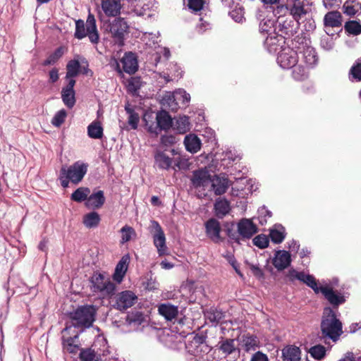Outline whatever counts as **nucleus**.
<instances>
[{
    "label": "nucleus",
    "instance_id": "f257e3e1",
    "mask_svg": "<svg viewBox=\"0 0 361 361\" xmlns=\"http://www.w3.org/2000/svg\"><path fill=\"white\" fill-rule=\"evenodd\" d=\"M321 338L337 341L343 332L342 322L331 307H325L320 324Z\"/></svg>",
    "mask_w": 361,
    "mask_h": 361
},
{
    "label": "nucleus",
    "instance_id": "f03ea898",
    "mask_svg": "<svg viewBox=\"0 0 361 361\" xmlns=\"http://www.w3.org/2000/svg\"><path fill=\"white\" fill-rule=\"evenodd\" d=\"M97 310L93 305H82L71 312L69 318L71 324L68 326L80 328L82 331L90 328L95 320Z\"/></svg>",
    "mask_w": 361,
    "mask_h": 361
},
{
    "label": "nucleus",
    "instance_id": "7ed1b4c3",
    "mask_svg": "<svg viewBox=\"0 0 361 361\" xmlns=\"http://www.w3.org/2000/svg\"><path fill=\"white\" fill-rule=\"evenodd\" d=\"M74 37L76 39H82L88 37L90 42L93 44H97L99 42V34L96 25L94 16L89 13L86 24L84 20L79 19L75 21V31Z\"/></svg>",
    "mask_w": 361,
    "mask_h": 361
},
{
    "label": "nucleus",
    "instance_id": "20e7f679",
    "mask_svg": "<svg viewBox=\"0 0 361 361\" xmlns=\"http://www.w3.org/2000/svg\"><path fill=\"white\" fill-rule=\"evenodd\" d=\"M100 28L104 33L110 34L116 43L123 45L124 36L128 30V25L123 18H118L112 21L105 20Z\"/></svg>",
    "mask_w": 361,
    "mask_h": 361
},
{
    "label": "nucleus",
    "instance_id": "39448f33",
    "mask_svg": "<svg viewBox=\"0 0 361 361\" xmlns=\"http://www.w3.org/2000/svg\"><path fill=\"white\" fill-rule=\"evenodd\" d=\"M91 289L94 293H99L103 296H111L114 294L115 284L101 273H94L91 278Z\"/></svg>",
    "mask_w": 361,
    "mask_h": 361
},
{
    "label": "nucleus",
    "instance_id": "423d86ee",
    "mask_svg": "<svg viewBox=\"0 0 361 361\" xmlns=\"http://www.w3.org/2000/svg\"><path fill=\"white\" fill-rule=\"evenodd\" d=\"M171 155L173 157L171 158L167 155L165 151L157 150L154 154L155 164L159 169L169 170L174 164L175 166L180 169L183 168V161L180 155L176 152L175 149L170 150Z\"/></svg>",
    "mask_w": 361,
    "mask_h": 361
},
{
    "label": "nucleus",
    "instance_id": "0eeeda50",
    "mask_svg": "<svg viewBox=\"0 0 361 361\" xmlns=\"http://www.w3.org/2000/svg\"><path fill=\"white\" fill-rule=\"evenodd\" d=\"M300 23L291 18L279 17L276 21L274 32L284 39L290 38L298 32Z\"/></svg>",
    "mask_w": 361,
    "mask_h": 361
},
{
    "label": "nucleus",
    "instance_id": "6e6552de",
    "mask_svg": "<svg viewBox=\"0 0 361 361\" xmlns=\"http://www.w3.org/2000/svg\"><path fill=\"white\" fill-rule=\"evenodd\" d=\"M71 326L66 324V327L61 331V345L64 352L75 355L80 350V343L79 341V334L71 336H69Z\"/></svg>",
    "mask_w": 361,
    "mask_h": 361
},
{
    "label": "nucleus",
    "instance_id": "1a4fd4ad",
    "mask_svg": "<svg viewBox=\"0 0 361 361\" xmlns=\"http://www.w3.org/2000/svg\"><path fill=\"white\" fill-rule=\"evenodd\" d=\"M87 169L88 164L81 161H75L68 167L63 166L61 168L71 179V182L75 185L82 181L87 172Z\"/></svg>",
    "mask_w": 361,
    "mask_h": 361
},
{
    "label": "nucleus",
    "instance_id": "9d476101",
    "mask_svg": "<svg viewBox=\"0 0 361 361\" xmlns=\"http://www.w3.org/2000/svg\"><path fill=\"white\" fill-rule=\"evenodd\" d=\"M137 300V295L130 290H124L116 294L113 298L112 307L123 312L133 306Z\"/></svg>",
    "mask_w": 361,
    "mask_h": 361
},
{
    "label": "nucleus",
    "instance_id": "9b49d317",
    "mask_svg": "<svg viewBox=\"0 0 361 361\" xmlns=\"http://www.w3.org/2000/svg\"><path fill=\"white\" fill-rule=\"evenodd\" d=\"M298 61L297 51L290 47L283 48L279 53L277 62L283 68H291Z\"/></svg>",
    "mask_w": 361,
    "mask_h": 361
},
{
    "label": "nucleus",
    "instance_id": "f8f14e48",
    "mask_svg": "<svg viewBox=\"0 0 361 361\" xmlns=\"http://www.w3.org/2000/svg\"><path fill=\"white\" fill-rule=\"evenodd\" d=\"M152 227L154 230L153 233V242L157 249L159 255L163 256L166 255L168 248L166 245V237L162 228L156 221H152Z\"/></svg>",
    "mask_w": 361,
    "mask_h": 361
},
{
    "label": "nucleus",
    "instance_id": "ddd939ff",
    "mask_svg": "<svg viewBox=\"0 0 361 361\" xmlns=\"http://www.w3.org/2000/svg\"><path fill=\"white\" fill-rule=\"evenodd\" d=\"M238 229L240 242L250 239L255 234L258 232V228L252 221L250 219H242L237 224Z\"/></svg>",
    "mask_w": 361,
    "mask_h": 361
},
{
    "label": "nucleus",
    "instance_id": "4468645a",
    "mask_svg": "<svg viewBox=\"0 0 361 361\" xmlns=\"http://www.w3.org/2000/svg\"><path fill=\"white\" fill-rule=\"evenodd\" d=\"M204 226L207 236L214 243H219L224 241V238L220 235L221 231V225L217 219L214 218L208 219L205 222Z\"/></svg>",
    "mask_w": 361,
    "mask_h": 361
},
{
    "label": "nucleus",
    "instance_id": "2eb2a0df",
    "mask_svg": "<svg viewBox=\"0 0 361 361\" xmlns=\"http://www.w3.org/2000/svg\"><path fill=\"white\" fill-rule=\"evenodd\" d=\"M75 83V80H70L68 84L63 87L61 90L62 101L69 109H72L76 102L75 92L74 90Z\"/></svg>",
    "mask_w": 361,
    "mask_h": 361
},
{
    "label": "nucleus",
    "instance_id": "dca6fc26",
    "mask_svg": "<svg viewBox=\"0 0 361 361\" xmlns=\"http://www.w3.org/2000/svg\"><path fill=\"white\" fill-rule=\"evenodd\" d=\"M319 292L322 293L328 302L334 307H337L345 301L343 295L337 294L333 288L329 286H320Z\"/></svg>",
    "mask_w": 361,
    "mask_h": 361
},
{
    "label": "nucleus",
    "instance_id": "f3484780",
    "mask_svg": "<svg viewBox=\"0 0 361 361\" xmlns=\"http://www.w3.org/2000/svg\"><path fill=\"white\" fill-rule=\"evenodd\" d=\"M291 262L290 255L286 250H277L272 259V264L279 271H282L290 266Z\"/></svg>",
    "mask_w": 361,
    "mask_h": 361
},
{
    "label": "nucleus",
    "instance_id": "a211bd4d",
    "mask_svg": "<svg viewBox=\"0 0 361 361\" xmlns=\"http://www.w3.org/2000/svg\"><path fill=\"white\" fill-rule=\"evenodd\" d=\"M121 62L123 71L128 74H133L138 69L137 58L136 54L133 52L126 53Z\"/></svg>",
    "mask_w": 361,
    "mask_h": 361
},
{
    "label": "nucleus",
    "instance_id": "6ab92c4d",
    "mask_svg": "<svg viewBox=\"0 0 361 361\" xmlns=\"http://www.w3.org/2000/svg\"><path fill=\"white\" fill-rule=\"evenodd\" d=\"M203 313L205 319L211 323L212 326H215L222 323L226 317L225 312L214 307L206 309L204 310Z\"/></svg>",
    "mask_w": 361,
    "mask_h": 361
},
{
    "label": "nucleus",
    "instance_id": "aec40b11",
    "mask_svg": "<svg viewBox=\"0 0 361 361\" xmlns=\"http://www.w3.org/2000/svg\"><path fill=\"white\" fill-rule=\"evenodd\" d=\"M289 10L292 18L297 22L308 13L305 0H292Z\"/></svg>",
    "mask_w": 361,
    "mask_h": 361
},
{
    "label": "nucleus",
    "instance_id": "412c9836",
    "mask_svg": "<svg viewBox=\"0 0 361 361\" xmlns=\"http://www.w3.org/2000/svg\"><path fill=\"white\" fill-rule=\"evenodd\" d=\"M212 177L206 169H200L193 172L191 178L192 183L195 188L204 187L211 182Z\"/></svg>",
    "mask_w": 361,
    "mask_h": 361
},
{
    "label": "nucleus",
    "instance_id": "4be33fe9",
    "mask_svg": "<svg viewBox=\"0 0 361 361\" xmlns=\"http://www.w3.org/2000/svg\"><path fill=\"white\" fill-rule=\"evenodd\" d=\"M285 42V39L280 35H269L264 41V47L269 53H275L279 48L282 47V44Z\"/></svg>",
    "mask_w": 361,
    "mask_h": 361
},
{
    "label": "nucleus",
    "instance_id": "5701e85b",
    "mask_svg": "<svg viewBox=\"0 0 361 361\" xmlns=\"http://www.w3.org/2000/svg\"><path fill=\"white\" fill-rule=\"evenodd\" d=\"M129 262L130 257L128 255L122 257L115 268V271L113 275V279L114 281L118 283L121 282L127 271Z\"/></svg>",
    "mask_w": 361,
    "mask_h": 361
},
{
    "label": "nucleus",
    "instance_id": "b1692460",
    "mask_svg": "<svg viewBox=\"0 0 361 361\" xmlns=\"http://www.w3.org/2000/svg\"><path fill=\"white\" fill-rule=\"evenodd\" d=\"M212 188L216 195L224 194L229 187L228 179L225 177L215 176L211 180Z\"/></svg>",
    "mask_w": 361,
    "mask_h": 361
},
{
    "label": "nucleus",
    "instance_id": "393cba45",
    "mask_svg": "<svg viewBox=\"0 0 361 361\" xmlns=\"http://www.w3.org/2000/svg\"><path fill=\"white\" fill-rule=\"evenodd\" d=\"M105 202V197L102 190H98L88 195L85 205L90 209H99Z\"/></svg>",
    "mask_w": 361,
    "mask_h": 361
},
{
    "label": "nucleus",
    "instance_id": "a878e982",
    "mask_svg": "<svg viewBox=\"0 0 361 361\" xmlns=\"http://www.w3.org/2000/svg\"><path fill=\"white\" fill-rule=\"evenodd\" d=\"M325 27H338L342 25V15L338 11L328 12L324 18Z\"/></svg>",
    "mask_w": 361,
    "mask_h": 361
},
{
    "label": "nucleus",
    "instance_id": "bb28decb",
    "mask_svg": "<svg viewBox=\"0 0 361 361\" xmlns=\"http://www.w3.org/2000/svg\"><path fill=\"white\" fill-rule=\"evenodd\" d=\"M102 8L108 16H116L120 13V3L118 0H102Z\"/></svg>",
    "mask_w": 361,
    "mask_h": 361
},
{
    "label": "nucleus",
    "instance_id": "cd10ccee",
    "mask_svg": "<svg viewBox=\"0 0 361 361\" xmlns=\"http://www.w3.org/2000/svg\"><path fill=\"white\" fill-rule=\"evenodd\" d=\"M184 145L187 151L196 153L200 149L202 143L196 135L189 134L185 137Z\"/></svg>",
    "mask_w": 361,
    "mask_h": 361
},
{
    "label": "nucleus",
    "instance_id": "c85d7f7f",
    "mask_svg": "<svg viewBox=\"0 0 361 361\" xmlns=\"http://www.w3.org/2000/svg\"><path fill=\"white\" fill-rule=\"evenodd\" d=\"M159 313L166 320L171 321L178 315V307L170 303L161 304L158 307Z\"/></svg>",
    "mask_w": 361,
    "mask_h": 361
},
{
    "label": "nucleus",
    "instance_id": "c756f323",
    "mask_svg": "<svg viewBox=\"0 0 361 361\" xmlns=\"http://www.w3.org/2000/svg\"><path fill=\"white\" fill-rule=\"evenodd\" d=\"M300 54H302V60L307 66L312 67L317 63L318 56L312 45L302 50Z\"/></svg>",
    "mask_w": 361,
    "mask_h": 361
},
{
    "label": "nucleus",
    "instance_id": "7c9ffc66",
    "mask_svg": "<svg viewBox=\"0 0 361 361\" xmlns=\"http://www.w3.org/2000/svg\"><path fill=\"white\" fill-rule=\"evenodd\" d=\"M311 45V41L307 38L304 33H301L295 37L292 40L290 49L297 51V54L300 52L302 50L305 49Z\"/></svg>",
    "mask_w": 361,
    "mask_h": 361
},
{
    "label": "nucleus",
    "instance_id": "2f4dec72",
    "mask_svg": "<svg viewBox=\"0 0 361 361\" xmlns=\"http://www.w3.org/2000/svg\"><path fill=\"white\" fill-rule=\"evenodd\" d=\"M158 127L161 130H169L173 125V120L169 114L166 111H161L156 116Z\"/></svg>",
    "mask_w": 361,
    "mask_h": 361
},
{
    "label": "nucleus",
    "instance_id": "473e14b6",
    "mask_svg": "<svg viewBox=\"0 0 361 361\" xmlns=\"http://www.w3.org/2000/svg\"><path fill=\"white\" fill-rule=\"evenodd\" d=\"M214 211L215 215L219 219H223L231 211L230 202L226 199L216 200L214 204Z\"/></svg>",
    "mask_w": 361,
    "mask_h": 361
},
{
    "label": "nucleus",
    "instance_id": "72a5a7b5",
    "mask_svg": "<svg viewBox=\"0 0 361 361\" xmlns=\"http://www.w3.org/2000/svg\"><path fill=\"white\" fill-rule=\"evenodd\" d=\"M101 221L100 215L97 212H91L82 217V224L87 228H96Z\"/></svg>",
    "mask_w": 361,
    "mask_h": 361
},
{
    "label": "nucleus",
    "instance_id": "f704fd0d",
    "mask_svg": "<svg viewBox=\"0 0 361 361\" xmlns=\"http://www.w3.org/2000/svg\"><path fill=\"white\" fill-rule=\"evenodd\" d=\"M269 237L274 243H282L286 238L285 228L281 225H275L269 229Z\"/></svg>",
    "mask_w": 361,
    "mask_h": 361
},
{
    "label": "nucleus",
    "instance_id": "c9c22d12",
    "mask_svg": "<svg viewBox=\"0 0 361 361\" xmlns=\"http://www.w3.org/2000/svg\"><path fill=\"white\" fill-rule=\"evenodd\" d=\"M80 63L78 60L73 59L68 62L66 65V79L68 82L70 80H75L74 78L80 73Z\"/></svg>",
    "mask_w": 361,
    "mask_h": 361
},
{
    "label": "nucleus",
    "instance_id": "e433bc0d",
    "mask_svg": "<svg viewBox=\"0 0 361 361\" xmlns=\"http://www.w3.org/2000/svg\"><path fill=\"white\" fill-rule=\"evenodd\" d=\"M282 357L283 361H299L300 359V348L296 346L285 348L282 350Z\"/></svg>",
    "mask_w": 361,
    "mask_h": 361
},
{
    "label": "nucleus",
    "instance_id": "4c0bfd02",
    "mask_svg": "<svg viewBox=\"0 0 361 361\" xmlns=\"http://www.w3.org/2000/svg\"><path fill=\"white\" fill-rule=\"evenodd\" d=\"M87 135L92 139H101L103 137V128L99 121H93L87 126Z\"/></svg>",
    "mask_w": 361,
    "mask_h": 361
},
{
    "label": "nucleus",
    "instance_id": "58836bf2",
    "mask_svg": "<svg viewBox=\"0 0 361 361\" xmlns=\"http://www.w3.org/2000/svg\"><path fill=\"white\" fill-rule=\"evenodd\" d=\"M258 339L256 336L249 334L243 335L242 339V345L247 352L255 350L258 345Z\"/></svg>",
    "mask_w": 361,
    "mask_h": 361
},
{
    "label": "nucleus",
    "instance_id": "ea45409f",
    "mask_svg": "<svg viewBox=\"0 0 361 361\" xmlns=\"http://www.w3.org/2000/svg\"><path fill=\"white\" fill-rule=\"evenodd\" d=\"M65 48L63 47H59L51 53L46 60L42 63V66H48L56 63L64 54Z\"/></svg>",
    "mask_w": 361,
    "mask_h": 361
},
{
    "label": "nucleus",
    "instance_id": "a19ab883",
    "mask_svg": "<svg viewBox=\"0 0 361 361\" xmlns=\"http://www.w3.org/2000/svg\"><path fill=\"white\" fill-rule=\"evenodd\" d=\"M292 77L297 81H303L308 78V72L307 69L302 65L295 64L292 67Z\"/></svg>",
    "mask_w": 361,
    "mask_h": 361
},
{
    "label": "nucleus",
    "instance_id": "79ce46f5",
    "mask_svg": "<svg viewBox=\"0 0 361 361\" xmlns=\"http://www.w3.org/2000/svg\"><path fill=\"white\" fill-rule=\"evenodd\" d=\"M90 193V190L88 188L80 187L72 193L71 198L75 202H82L85 200H87Z\"/></svg>",
    "mask_w": 361,
    "mask_h": 361
},
{
    "label": "nucleus",
    "instance_id": "37998d69",
    "mask_svg": "<svg viewBox=\"0 0 361 361\" xmlns=\"http://www.w3.org/2000/svg\"><path fill=\"white\" fill-rule=\"evenodd\" d=\"M219 349L225 355H230L235 350L234 339L226 338L219 342Z\"/></svg>",
    "mask_w": 361,
    "mask_h": 361
},
{
    "label": "nucleus",
    "instance_id": "c03bdc74",
    "mask_svg": "<svg viewBox=\"0 0 361 361\" xmlns=\"http://www.w3.org/2000/svg\"><path fill=\"white\" fill-rule=\"evenodd\" d=\"M345 32L354 36L361 34V24L356 20H348L344 25Z\"/></svg>",
    "mask_w": 361,
    "mask_h": 361
},
{
    "label": "nucleus",
    "instance_id": "a18cd8bd",
    "mask_svg": "<svg viewBox=\"0 0 361 361\" xmlns=\"http://www.w3.org/2000/svg\"><path fill=\"white\" fill-rule=\"evenodd\" d=\"M120 231L121 233V243L122 244L130 241L133 238L136 236V232L135 229L128 225L124 226Z\"/></svg>",
    "mask_w": 361,
    "mask_h": 361
},
{
    "label": "nucleus",
    "instance_id": "49530a36",
    "mask_svg": "<svg viewBox=\"0 0 361 361\" xmlns=\"http://www.w3.org/2000/svg\"><path fill=\"white\" fill-rule=\"evenodd\" d=\"M226 233L228 237L238 244H240L238 229H235L234 223H226L225 224Z\"/></svg>",
    "mask_w": 361,
    "mask_h": 361
},
{
    "label": "nucleus",
    "instance_id": "de8ad7c7",
    "mask_svg": "<svg viewBox=\"0 0 361 361\" xmlns=\"http://www.w3.org/2000/svg\"><path fill=\"white\" fill-rule=\"evenodd\" d=\"M176 128L180 133H185L190 129L189 117L187 116L178 117L176 121Z\"/></svg>",
    "mask_w": 361,
    "mask_h": 361
},
{
    "label": "nucleus",
    "instance_id": "09e8293b",
    "mask_svg": "<svg viewBox=\"0 0 361 361\" xmlns=\"http://www.w3.org/2000/svg\"><path fill=\"white\" fill-rule=\"evenodd\" d=\"M144 315L140 311H133L129 312L126 317V322L131 324H141L144 321Z\"/></svg>",
    "mask_w": 361,
    "mask_h": 361
},
{
    "label": "nucleus",
    "instance_id": "8fccbe9b",
    "mask_svg": "<svg viewBox=\"0 0 361 361\" xmlns=\"http://www.w3.org/2000/svg\"><path fill=\"white\" fill-rule=\"evenodd\" d=\"M352 4L349 5L347 1L343 7L345 8V13L350 16H355L356 13L361 11V4L356 1H352Z\"/></svg>",
    "mask_w": 361,
    "mask_h": 361
},
{
    "label": "nucleus",
    "instance_id": "3c124183",
    "mask_svg": "<svg viewBox=\"0 0 361 361\" xmlns=\"http://www.w3.org/2000/svg\"><path fill=\"white\" fill-rule=\"evenodd\" d=\"M276 22L271 18H263L259 23V31L261 32L269 33L272 28H275Z\"/></svg>",
    "mask_w": 361,
    "mask_h": 361
},
{
    "label": "nucleus",
    "instance_id": "603ef678",
    "mask_svg": "<svg viewBox=\"0 0 361 361\" xmlns=\"http://www.w3.org/2000/svg\"><path fill=\"white\" fill-rule=\"evenodd\" d=\"M253 244L260 249L266 248L269 246V239L264 234H259L252 239Z\"/></svg>",
    "mask_w": 361,
    "mask_h": 361
},
{
    "label": "nucleus",
    "instance_id": "864d4df0",
    "mask_svg": "<svg viewBox=\"0 0 361 361\" xmlns=\"http://www.w3.org/2000/svg\"><path fill=\"white\" fill-rule=\"evenodd\" d=\"M309 353L314 359L321 360L325 356L326 349L325 347L322 345H317L312 347Z\"/></svg>",
    "mask_w": 361,
    "mask_h": 361
},
{
    "label": "nucleus",
    "instance_id": "5fc2aeb1",
    "mask_svg": "<svg viewBox=\"0 0 361 361\" xmlns=\"http://www.w3.org/2000/svg\"><path fill=\"white\" fill-rule=\"evenodd\" d=\"M66 116L67 112L65 109L57 111L51 120V124L56 127H60L64 123Z\"/></svg>",
    "mask_w": 361,
    "mask_h": 361
},
{
    "label": "nucleus",
    "instance_id": "6e6d98bb",
    "mask_svg": "<svg viewBox=\"0 0 361 361\" xmlns=\"http://www.w3.org/2000/svg\"><path fill=\"white\" fill-rule=\"evenodd\" d=\"M95 353L90 348L80 349L79 357L82 361H97L95 360Z\"/></svg>",
    "mask_w": 361,
    "mask_h": 361
},
{
    "label": "nucleus",
    "instance_id": "4d7b16f0",
    "mask_svg": "<svg viewBox=\"0 0 361 361\" xmlns=\"http://www.w3.org/2000/svg\"><path fill=\"white\" fill-rule=\"evenodd\" d=\"M350 75L352 77L358 80H361V60L358 59L356 63L351 67L350 70Z\"/></svg>",
    "mask_w": 361,
    "mask_h": 361
},
{
    "label": "nucleus",
    "instance_id": "13d9d810",
    "mask_svg": "<svg viewBox=\"0 0 361 361\" xmlns=\"http://www.w3.org/2000/svg\"><path fill=\"white\" fill-rule=\"evenodd\" d=\"M304 283L310 287L316 293H319L320 286H318L317 281L312 275L307 274Z\"/></svg>",
    "mask_w": 361,
    "mask_h": 361
},
{
    "label": "nucleus",
    "instance_id": "bf43d9fd",
    "mask_svg": "<svg viewBox=\"0 0 361 361\" xmlns=\"http://www.w3.org/2000/svg\"><path fill=\"white\" fill-rule=\"evenodd\" d=\"M205 4L204 0H188V6L194 12L200 11Z\"/></svg>",
    "mask_w": 361,
    "mask_h": 361
},
{
    "label": "nucleus",
    "instance_id": "052dcab7",
    "mask_svg": "<svg viewBox=\"0 0 361 361\" xmlns=\"http://www.w3.org/2000/svg\"><path fill=\"white\" fill-rule=\"evenodd\" d=\"M176 142V137L173 135H165L161 137V144L164 146L168 147Z\"/></svg>",
    "mask_w": 361,
    "mask_h": 361
},
{
    "label": "nucleus",
    "instance_id": "680f3d73",
    "mask_svg": "<svg viewBox=\"0 0 361 361\" xmlns=\"http://www.w3.org/2000/svg\"><path fill=\"white\" fill-rule=\"evenodd\" d=\"M140 78H132L128 82V89L131 91H137L140 88Z\"/></svg>",
    "mask_w": 361,
    "mask_h": 361
},
{
    "label": "nucleus",
    "instance_id": "e2e57ef3",
    "mask_svg": "<svg viewBox=\"0 0 361 361\" xmlns=\"http://www.w3.org/2000/svg\"><path fill=\"white\" fill-rule=\"evenodd\" d=\"M140 117L137 113L135 112L129 115L128 116V124L133 129H136L138 126Z\"/></svg>",
    "mask_w": 361,
    "mask_h": 361
},
{
    "label": "nucleus",
    "instance_id": "0e129e2a",
    "mask_svg": "<svg viewBox=\"0 0 361 361\" xmlns=\"http://www.w3.org/2000/svg\"><path fill=\"white\" fill-rule=\"evenodd\" d=\"M250 269L252 271V274L257 279H264V274L262 269H260L257 265L250 264Z\"/></svg>",
    "mask_w": 361,
    "mask_h": 361
},
{
    "label": "nucleus",
    "instance_id": "69168bd1",
    "mask_svg": "<svg viewBox=\"0 0 361 361\" xmlns=\"http://www.w3.org/2000/svg\"><path fill=\"white\" fill-rule=\"evenodd\" d=\"M59 179L61 181V185L63 188H66L68 187L71 179H69L68 176L61 169L60 170Z\"/></svg>",
    "mask_w": 361,
    "mask_h": 361
},
{
    "label": "nucleus",
    "instance_id": "338daca9",
    "mask_svg": "<svg viewBox=\"0 0 361 361\" xmlns=\"http://www.w3.org/2000/svg\"><path fill=\"white\" fill-rule=\"evenodd\" d=\"M49 82L51 83L56 82L59 78V69L56 68H53L49 73Z\"/></svg>",
    "mask_w": 361,
    "mask_h": 361
},
{
    "label": "nucleus",
    "instance_id": "774afa93",
    "mask_svg": "<svg viewBox=\"0 0 361 361\" xmlns=\"http://www.w3.org/2000/svg\"><path fill=\"white\" fill-rule=\"evenodd\" d=\"M251 361H268V358L265 354L257 352L253 355Z\"/></svg>",
    "mask_w": 361,
    "mask_h": 361
}]
</instances>
